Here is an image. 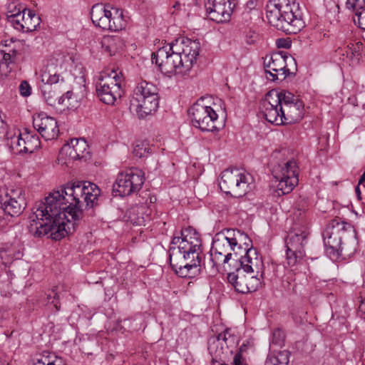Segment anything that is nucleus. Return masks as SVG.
Returning a JSON list of instances; mask_svg holds the SVG:
<instances>
[{"instance_id":"nucleus-1","label":"nucleus","mask_w":365,"mask_h":365,"mask_svg":"<svg viewBox=\"0 0 365 365\" xmlns=\"http://www.w3.org/2000/svg\"><path fill=\"white\" fill-rule=\"evenodd\" d=\"M101 202V190L89 181L63 185L36 202L29 217V232L35 238L60 240L75 231L83 205L94 208Z\"/></svg>"},{"instance_id":"nucleus-2","label":"nucleus","mask_w":365,"mask_h":365,"mask_svg":"<svg viewBox=\"0 0 365 365\" xmlns=\"http://www.w3.org/2000/svg\"><path fill=\"white\" fill-rule=\"evenodd\" d=\"M200 50L197 39L181 37L152 53L151 61L166 76L185 75L196 63Z\"/></svg>"},{"instance_id":"nucleus-3","label":"nucleus","mask_w":365,"mask_h":365,"mask_svg":"<svg viewBox=\"0 0 365 365\" xmlns=\"http://www.w3.org/2000/svg\"><path fill=\"white\" fill-rule=\"evenodd\" d=\"M266 14L270 25L286 34H296L305 26L295 0H269Z\"/></svg>"},{"instance_id":"nucleus-4","label":"nucleus","mask_w":365,"mask_h":365,"mask_svg":"<svg viewBox=\"0 0 365 365\" xmlns=\"http://www.w3.org/2000/svg\"><path fill=\"white\" fill-rule=\"evenodd\" d=\"M182 255V260L202 264V241L198 233L192 227L182 228L175 231L170 242Z\"/></svg>"},{"instance_id":"nucleus-5","label":"nucleus","mask_w":365,"mask_h":365,"mask_svg":"<svg viewBox=\"0 0 365 365\" xmlns=\"http://www.w3.org/2000/svg\"><path fill=\"white\" fill-rule=\"evenodd\" d=\"M90 15L93 25L103 31L116 32L126 26L123 11L110 5L96 4L92 6Z\"/></svg>"},{"instance_id":"nucleus-6","label":"nucleus","mask_w":365,"mask_h":365,"mask_svg":"<svg viewBox=\"0 0 365 365\" xmlns=\"http://www.w3.org/2000/svg\"><path fill=\"white\" fill-rule=\"evenodd\" d=\"M291 63L294 64L297 71L296 61L292 56L282 53L266 55L263 61L265 78L270 81L282 82L286 78L294 76L295 71H292L289 68Z\"/></svg>"},{"instance_id":"nucleus-7","label":"nucleus","mask_w":365,"mask_h":365,"mask_svg":"<svg viewBox=\"0 0 365 365\" xmlns=\"http://www.w3.org/2000/svg\"><path fill=\"white\" fill-rule=\"evenodd\" d=\"M145 182V175L142 170L131 168L120 173L113 186L115 195L128 196L139 191Z\"/></svg>"},{"instance_id":"nucleus-8","label":"nucleus","mask_w":365,"mask_h":365,"mask_svg":"<svg viewBox=\"0 0 365 365\" xmlns=\"http://www.w3.org/2000/svg\"><path fill=\"white\" fill-rule=\"evenodd\" d=\"M272 175L278 181L276 192L278 195L290 193L298 184L299 168L294 160L283 165H279L272 170Z\"/></svg>"},{"instance_id":"nucleus-9","label":"nucleus","mask_w":365,"mask_h":365,"mask_svg":"<svg viewBox=\"0 0 365 365\" xmlns=\"http://www.w3.org/2000/svg\"><path fill=\"white\" fill-rule=\"evenodd\" d=\"M192 125L202 132H212L217 130L215 125L218 115L215 110L200 102H196L188 110Z\"/></svg>"},{"instance_id":"nucleus-10","label":"nucleus","mask_w":365,"mask_h":365,"mask_svg":"<svg viewBox=\"0 0 365 365\" xmlns=\"http://www.w3.org/2000/svg\"><path fill=\"white\" fill-rule=\"evenodd\" d=\"M107 78H100L96 85L97 96L101 102L106 105L113 106L123 95L120 78L117 73Z\"/></svg>"},{"instance_id":"nucleus-11","label":"nucleus","mask_w":365,"mask_h":365,"mask_svg":"<svg viewBox=\"0 0 365 365\" xmlns=\"http://www.w3.org/2000/svg\"><path fill=\"white\" fill-rule=\"evenodd\" d=\"M24 205L23 198H16L8 193L0 198V231L4 230L23 212Z\"/></svg>"},{"instance_id":"nucleus-12","label":"nucleus","mask_w":365,"mask_h":365,"mask_svg":"<svg viewBox=\"0 0 365 365\" xmlns=\"http://www.w3.org/2000/svg\"><path fill=\"white\" fill-rule=\"evenodd\" d=\"M232 255L230 247H225L220 238L215 239L210 251V259L203 263V267L210 276H215L220 272V265L227 263Z\"/></svg>"},{"instance_id":"nucleus-13","label":"nucleus","mask_w":365,"mask_h":365,"mask_svg":"<svg viewBox=\"0 0 365 365\" xmlns=\"http://www.w3.org/2000/svg\"><path fill=\"white\" fill-rule=\"evenodd\" d=\"M274 93H267L259 103V114L267 122L276 125L284 124L283 108Z\"/></svg>"},{"instance_id":"nucleus-14","label":"nucleus","mask_w":365,"mask_h":365,"mask_svg":"<svg viewBox=\"0 0 365 365\" xmlns=\"http://www.w3.org/2000/svg\"><path fill=\"white\" fill-rule=\"evenodd\" d=\"M246 176L238 168H228L222 171L219 182L220 190L226 195H235L241 196L242 193L237 192L241 186L247 184Z\"/></svg>"},{"instance_id":"nucleus-15","label":"nucleus","mask_w":365,"mask_h":365,"mask_svg":"<svg viewBox=\"0 0 365 365\" xmlns=\"http://www.w3.org/2000/svg\"><path fill=\"white\" fill-rule=\"evenodd\" d=\"M235 4L230 0H205V8L210 20L217 23L230 21Z\"/></svg>"},{"instance_id":"nucleus-16","label":"nucleus","mask_w":365,"mask_h":365,"mask_svg":"<svg viewBox=\"0 0 365 365\" xmlns=\"http://www.w3.org/2000/svg\"><path fill=\"white\" fill-rule=\"evenodd\" d=\"M33 125L46 140L58 137L59 130L57 121L55 118L48 116L45 113H38L33 117Z\"/></svg>"},{"instance_id":"nucleus-17","label":"nucleus","mask_w":365,"mask_h":365,"mask_svg":"<svg viewBox=\"0 0 365 365\" xmlns=\"http://www.w3.org/2000/svg\"><path fill=\"white\" fill-rule=\"evenodd\" d=\"M159 100V94L143 98L141 101L130 100L129 108L130 111L136 113L138 118L143 119L157 111Z\"/></svg>"},{"instance_id":"nucleus-18","label":"nucleus","mask_w":365,"mask_h":365,"mask_svg":"<svg viewBox=\"0 0 365 365\" xmlns=\"http://www.w3.org/2000/svg\"><path fill=\"white\" fill-rule=\"evenodd\" d=\"M2 46L1 53L3 54V57L0 60V76L1 77L7 76L11 73L19 54V51L12 39L5 41Z\"/></svg>"},{"instance_id":"nucleus-19","label":"nucleus","mask_w":365,"mask_h":365,"mask_svg":"<svg viewBox=\"0 0 365 365\" xmlns=\"http://www.w3.org/2000/svg\"><path fill=\"white\" fill-rule=\"evenodd\" d=\"M176 247L175 246H170L168 250L169 257L168 260L170 262L172 269L175 272V273L182 278H192L200 272L199 267L202 266L201 264H197V262H190L187 261H182L178 264H173L172 262L173 256L175 255V251Z\"/></svg>"},{"instance_id":"nucleus-20","label":"nucleus","mask_w":365,"mask_h":365,"mask_svg":"<svg viewBox=\"0 0 365 365\" xmlns=\"http://www.w3.org/2000/svg\"><path fill=\"white\" fill-rule=\"evenodd\" d=\"M237 343L238 337L235 334L232 329L227 328L215 337L210 339L208 349L212 352L214 349L217 348L218 346H220L222 350L224 347L230 349L234 347Z\"/></svg>"},{"instance_id":"nucleus-21","label":"nucleus","mask_w":365,"mask_h":365,"mask_svg":"<svg viewBox=\"0 0 365 365\" xmlns=\"http://www.w3.org/2000/svg\"><path fill=\"white\" fill-rule=\"evenodd\" d=\"M304 103L297 101L294 103L283 108L284 124H292L301 120L304 117Z\"/></svg>"},{"instance_id":"nucleus-22","label":"nucleus","mask_w":365,"mask_h":365,"mask_svg":"<svg viewBox=\"0 0 365 365\" xmlns=\"http://www.w3.org/2000/svg\"><path fill=\"white\" fill-rule=\"evenodd\" d=\"M344 234H345L344 226L339 222H336V225L334 222L329 225L323 234L324 245H341Z\"/></svg>"},{"instance_id":"nucleus-23","label":"nucleus","mask_w":365,"mask_h":365,"mask_svg":"<svg viewBox=\"0 0 365 365\" xmlns=\"http://www.w3.org/2000/svg\"><path fill=\"white\" fill-rule=\"evenodd\" d=\"M246 247L244 249L245 255H240L236 260L240 263V267L237 269V274L235 273H229L227 276L228 281L233 285L237 282L239 277L241 276L242 273H251V258L250 257V251L251 247L247 248L248 245L245 242Z\"/></svg>"},{"instance_id":"nucleus-24","label":"nucleus","mask_w":365,"mask_h":365,"mask_svg":"<svg viewBox=\"0 0 365 365\" xmlns=\"http://www.w3.org/2000/svg\"><path fill=\"white\" fill-rule=\"evenodd\" d=\"M158 94V88L152 83L143 81L133 90L130 100H140Z\"/></svg>"},{"instance_id":"nucleus-25","label":"nucleus","mask_w":365,"mask_h":365,"mask_svg":"<svg viewBox=\"0 0 365 365\" xmlns=\"http://www.w3.org/2000/svg\"><path fill=\"white\" fill-rule=\"evenodd\" d=\"M307 243V235L304 232L291 234L285 240V247L297 252L304 253V247Z\"/></svg>"},{"instance_id":"nucleus-26","label":"nucleus","mask_w":365,"mask_h":365,"mask_svg":"<svg viewBox=\"0 0 365 365\" xmlns=\"http://www.w3.org/2000/svg\"><path fill=\"white\" fill-rule=\"evenodd\" d=\"M40 89L41 93L48 105L55 106L58 103L68 106L65 103L64 96H59V93H56L49 84L42 85Z\"/></svg>"},{"instance_id":"nucleus-27","label":"nucleus","mask_w":365,"mask_h":365,"mask_svg":"<svg viewBox=\"0 0 365 365\" xmlns=\"http://www.w3.org/2000/svg\"><path fill=\"white\" fill-rule=\"evenodd\" d=\"M255 255H256L255 258V266L256 268V275L252 276V279H255V284L252 281V292H256L258 289H261L264 286L263 283V276H264V266L262 261V257L259 255V252L255 250Z\"/></svg>"},{"instance_id":"nucleus-28","label":"nucleus","mask_w":365,"mask_h":365,"mask_svg":"<svg viewBox=\"0 0 365 365\" xmlns=\"http://www.w3.org/2000/svg\"><path fill=\"white\" fill-rule=\"evenodd\" d=\"M364 49V46L361 41H352L344 47L342 55H346L351 63H356L361 57Z\"/></svg>"},{"instance_id":"nucleus-29","label":"nucleus","mask_w":365,"mask_h":365,"mask_svg":"<svg viewBox=\"0 0 365 365\" xmlns=\"http://www.w3.org/2000/svg\"><path fill=\"white\" fill-rule=\"evenodd\" d=\"M23 136L24 153H33L40 148L41 141L38 135L32 134L25 129Z\"/></svg>"},{"instance_id":"nucleus-30","label":"nucleus","mask_w":365,"mask_h":365,"mask_svg":"<svg viewBox=\"0 0 365 365\" xmlns=\"http://www.w3.org/2000/svg\"><path fill=\"white\" fill-rule=\"evenodd\" d=\"M68 146L71 149L69 155L73 158H83L85 156V153H88L87 150L88 145L83 139H71L70 143H68Z\"/></svg>"},{"instance_id":"nucleus-31","label":"nucleus","mask_w":365,"mask_h":365,"mask_svg":"<svg viewBox=\"0 0 365 365\" xmlns=\"http://www.w3.org/2000/svg\"><path fill=\"white\" fill-rule=\"evenodd\" d=\"M41 81L43 84H49L51 86L53 84H56L63 81V78H61V74L57 70V67L54 65H47L41 73Z\"/></svg>"},{"instance_id":"nucleus-32","label":"nucleus","mask_w":365,"mask_h":365,"mask_svg":"<svg viewBox=\"0 0 365 365\" xmlns=\"http://www.w3.org/2000/svg\"><path fill=\"white\" fill-rule=\"evenodd\" d=\"M41 19L36 14L35 11L27 9L25 10V16L24 18L23 32H30L35 31L40 25Z\"/></svg>"},{"instance_id":"nucleus-33","label":"nucleus","mask_w":365,"mask_h":365,"mask_svg":"<svg viewBox=\"0 0 365 365\" xmlns=\"http://www.w3.org/2000/svg\"><path fill=\"white\" fill-rule=\"evenodd\" d=\"M146 200L145 202H140L139 206L137 207L139 213L142 215V218L144 220L145 216L148 218L152 213L153 207L154 204L157 201V198L155 195H150V193H145Z\"/></svg>"},{"instance_id":"nucleus-34","label":"nucleus","mask_w":365,"mask_h":365,"mask_svg":"<svg viewBox=\"0 0 365 365\" xmlns=\"http://www.w3.org/2000/svg\"><path fill=\"white\" fill-rule=\"evenodd\" d=\"M268 93H274L275 96L279 100V105L282 107H286L287 106H289L290 104H293L297 101H299V99L296 97L293 93L287 91H281L278 92L277 91H270Z\"/></svg>"},{"instance_id":"nucleus-35","label":"nucleus","mask_w":365,"mask_h":365,"mask_svg":"<svg viewBox=\"0 0 365 365\" xmlns=\"http://www.w3.org/2000/svg\"><path fill=\"white\" fill-rule=\"evenodd\" d=\"M289 352L288 351H279L277 356L269 354L264 365H288Z\"/></svg>"},{"instance_id":"nucleus-36","label":"nucleus","mask_w":365,"mask_h":365,"mask_svg":"<svg viewBox=\"0 0 365 365\" xmlns=\"http://www.w3.org/2000/svg\"><path fill=\"white\" fill-rule=\"evenodd\" d=\"M57 287H53L52 289L48 290L45 293V299L47 304H52L56 312H58L61 309L60 305V296L57 292Z\"/></svg>"},{"instance_id":"nucleus-37","label":"nucleus","mask_w":365,"mask_h":365,"mask_svg":"<svg viewBox=\"0 0 365 365\" xmlns=\"http://www.w3.org/2000/svg\"><path fill=\"white\" fill-rule=\"evenodd\" d=\"M25 16V11L21 12L18 11L16 14H8V21L14 26V28L19 31L23 32V22Z\"/></svg>"},{"instance_id":"nucleus-38","label":"nucleus","mask_w":365,"mask_h":365,"mask_svg":"<svg viewBox=\"0 0 365 365\" xmlns=\"http://www.w3.org/2000/svg\"><path fill=\"white\" fill-rule=\"evenodd\" d=\"M246 273H242L241 276L239 277V279L236 284H234V287L236 292L241 294H248L250 290V278L247 277L245 275Z\"/></svg>"},{"instance_id":"nucleus-39","label":"nucleus","mask_w":365,"mask_h":365,"mask_svg":"<svg viewBox=\"0 0 365 365\" xmlns=\"http://www.w3.org/2000/svg\"><path fill=\"white\" fill-rule=\"evenodd\" d=\"M33 365H66V362L61 357L55 356V359L52 360L48 356H43L34 361Z\"/></svg>"},{"instance_id":"nucleus-40","label":"nucleus","mask_w":365,"mask_h":365,"mask_svg":"<svg viewBox=\"0 0 365 365\" xmlns=\"http://www.w3.org/2000/svg\"><path fill=\"white\" fill-rule=\"evenodd\" d=\"M305 253L297 252L292 250L286 249V260L289 266L292 267L302 259Z\"/></svg>"},{"instance_id":"nucleus-41","label":"nucleus","mask_w":365,"mask_h":365,"mask_svg":"<svg viewBox=\"0 0 365 365\" xmlns=\"http://www.w3.org/2000/svg\"><path fill=\"white\" fill-rule=\"evenodd\" d=\"M285 341V334L281 329H275L270 339V345L277 346H282Z\"/></svg>"},{"instance_id":"nucleus-42","label":"nucleus","mask_w":365,"mask_h":365,"mask_svg":"<svg viewBox=\"0 0 365 365\" xmlns=\"http://www.w3.org/2000/svg\"><path fill=\"white\" fill-rule=\"evenodd\" d=\"M23 140V133H20L17 136H14L11 138V148L14 153H24Z\"/></svg>"},{"instance_id":"nucleus-43","label":"nucleus","mask_w":365,"mask_h":365,"mask_svg":"<svg viewBox=\"0 0 365 365\" xmlns=\"http://www.w3.org/2000/svg\"><path fill=\"white\" fill-rule=\"evenodd\" d=\"M326 253L331 260H337L341 252V245H324Z\"/></svg>"},{"instance_id":"nucleus-44","label":"nucleus","mask_w":365,"mask_h":365,"mask_svg":"<svg viewBox=\"0 0 365 365\" xmlns=\"http://www.w3.org/2000/svg\"><path fill=\"white\" fill-rule=\"evenodd\" d=\"M346 7L356 14L365 8V0H346Z\"/></svg>"},{"instance_id":"nucleus-45","label":"nucleus","mask_w":365,"mask_h":365,"mask_svg":"<svg viewBox=\"0 0 365 365\" xmlns=\"http://www.w3.org/2000/svg\"><path fill=\"white\" fill-rule=\"evenodd\" d=\"M222 239L220 241L225 244V247H230V252L233 251L235 257H237L238 253L235 252V247L237 245V240L235 237H230L227 236H222Z\"/></svg>"},{"instance_id":"nucleus-46","label":"nucleus","mask_w":365,"mask_h":365,"mask_svg":"<svg viewBox=\"0 0 365 365\" xmlns=\"http://www.w3.org/2000/svg\"><path fill=\"white\" fill-rule=\"evenodd\" d=\"M6 16L8 17V14H16L19 10L21 12L24 11V10H27L24 6L21 4H17L16 2H11L6 4Z\"/></svg>"},{"instance_id":"nucleus-47","label":"nucleus","mask_w":365,"mask_h":365,"mask_svg":"<svg viewBox=\"0 0 365 365\" xmlns=\"http://www.w3.org/2000/svg\"><path fill=\"white\" fill-rule=\"evenodd\" d=\"M354 22L362 30H365V8L355 14Z\"/></svg>"},{"instance_id":"nucleus-48","label":"nucleus","mask_w":365,"mask_h":365,"mask_svg":"<svg viewBox=\"0 0 365 365\" xmlns=\"http://www.w3.org/2000/svg\"><path fill=\"white\" fill-rule=\"evenodd\" d=\"M19 92L24 97H28L31 94V87L26 81H23L20 83Z\"/></svg>"},{"instance_id":"nucleus-49","label":"nucleus","mask_w":365,"mask_h":365,"mask_svg":"<svg viewBox=\"0 0 365 365\" xmlns=\"http://www.w3.org/2000/svg\"><path fill=\"white\" fill-rule=\"evenodd\" d=\"M148 151L146 148L143 147V144H137L133 149V155L138 158H143L146 155Z\"/></svg>"},{"instance_id":"nucleus-50","label":"nucleus","mask_w":365,"mask_h":365,"mask_svg":"<svg viewBox=\"0 0 365 365\" xmlns=\"http://www.w3.org/2000/svg\"><path fill=\"white\" fill-rule=\"evenodd\" d=\"M1 257L3 259L6 257H9L11 259L17 258L14 254V252L9 249L6 247H2L0 250Z\"/></svg>"},{"instance_id":"nucleus-51","label":"nucleus","mask_w":365,"mask_h":365,"mask_svg":"<svg viewBox=\"0 0 365 365\" xmlns=\"http://www.w3.org/2000/svg\"><path fill=\"white\" fill-rule=\"evenodd\" d=\"M232 365H247L244 357H241L240 354H235Z\"/></svg>"},{"instance_id":"nucleus-52","label":"nucleus","mask_w":365,"mask_h":365,"mask_svg":"<svg viewBox=\"0 0 365 365\" xmlns=\"http://www.w3.org/2000/svg\"><path fill=\"white\" fill-rule=\"evenodd\" d=\"M232 365H247L244 357H241L240 354H235Z\"/></svg>"},{"instance_id":"nucleus-53","label":"nucleus","mask_w":365,"mask_h":365,"mask_svg":"<svg viewBox=\"0 0 365 365\" xmlns=\"http://www.w3.org/2000/svg\"><path fill=\"white\" fill-rule=\"evenodd\" d=\"M277 45L279 48H289L291 46V42L284 38H279L277 40Z\"/></svg>"},{"instance_id":"nucleus-54","label":"nucleus","mask_w":365,"mask_h":365,"mask_svg":"<svg viewBox=\"0 0 365 365\" xmlns=\"http://www.w3.org/2000/svg\"><path fill=\"white\" fill-rule=\"evenodd\" d=\"M252 38L253 44L255 41H259L261 39H263V34L260 32L259 29L257 31V34L255 31H252Z\"/></svg>"},{"instance_id":"nucleus-55","label":"nucleus","mask_w":365,"mask_h":365,"mask_svg":"<svg viewBox=\"0 0 365 365\" xmlns=\"http://www.w3.org/2000/svg\"><path fill=\"white\" fill-rule=\"evenodd\" d=\"M248 346H249L248 341L247 343H243L240 346V349L236 354H240L241 357H243V354H244V352L247 351Z\"/></svg>"},{"instance_id":"nucleus-56","label":"nucleus","mask_w":365,"mask_h":365,"mask_svg":"<svg viewBox=\"0 0 365 365\" xmlns=\"http://www.w3.org/2000/svg\"><path fill=\"white\" fill-rule=\"evenodd\" d=\"M359 185H357L356 187H355V192H356V195L357 197V199L359 200H361V190H360V188H359Z\"/></svg>"},{"instance_id":"nucleus-57","label":"nucleus","mask_w":365,"mask_h":365,"mask_svg":"<svg viewBox=\"0 0 365 365\" xmlns=\"http://www.w3.org/2000/svg\"><path fill=\"white\" fill-rule=\"evenodd\" d=\"M72 95H73L72 91H66L65 93V94L63 95V96H64L65 101H68L71 99Z\"/></svg>"},{"instance_id":"nucleus-58","label":"nucleus","mask_w":365,"mask_h":365,"mask_svg":"<svg viewBox=\"0 0 365 365\" xmlns=\"http://www.w3.org/2000/svg\"><path fill=\"white\" fill-rule=\"evenodd\" d=\"M359 185L365 186V171L363 173V174L361 175L359 180Z\"/></svg>"},{"instance_id":"nucleus-59","label":"nucleus","mask_w":365,"mask_h":365,"mask_svg":"<svg viewBox=\"0 0 365 365\" xmlns=\"http://www.w3.org/2000/svg\"><path fill=\"white\" fill-rule=\"evenodd\" d=\"M250 37L247 36V43L248 44H250V43H251V42H250Z\"/></svg>"},{"instance_id":"nucleus-60","label":"nucleus","mask_w":365,"mask_h":365,"mask_svg":"<svg viewBox=\"0 0 365 365\" xmlns=\"http://www.w3.org/2000/svg\"><path fill=\"white\" fill-rule=\"evenodd\" d=\"M244 310H245V315L247 316V315L248 314L247 308V307H245V308L244 309Z\"/></svg>"},{"instance_id":"nucleus-61","label":"nucleus","mask_w":365,"mask_h":365,"mask_svg":"<svg viewBox=\"0 0 365 365\" xmlns=\"http://www.w3.org/2000/svg\"><path fill=\"white\" fill-rule=\"evenodd\" d=\"M243 15L245 16H249V12L248 11L244 12Z\"/></svg>"},{"instance_id":"nucleus-62","label":"nucleus","mask_w":365,"mask_h":365,"mask_svg":"<svg viewBox=\"0 0 365 365\" xmlns=\"http://www.w3.org/2000/svg\"><path fill=\"white\" fill-rule=\"evenodd\" d=\"M123 322H124V324H125L127 322H129V319H125Z\"/></svg>"},{"instance_id":"nucleus-63","label":"nucleus","mask_w":365,"mask_h":365,"mask_svg":"<svg viewBox=\"0 0 365 365\" xmlns=\"http://www.w3.org/2000/svg\"><path fill=\"white\" fill-rule=\"evenodd\" d=\"M252 273H254V272H255V269H254V268H253V267H252Z\"/></svg>"},{"instance_id":"nucleus-64","label":"nucleus","mask_w":365,"mask_h":365,"mask_svg":"<svg viewBox=\"0 0 365 365\" xmlns=\"http://www.w3.org/2000/svg\"><path fill=\"white\" fill-rule=\"evenodd\" d=\"M238 249H239V250H242L241 246H239V247H238Z\"/></svg>"}]
</instances>
